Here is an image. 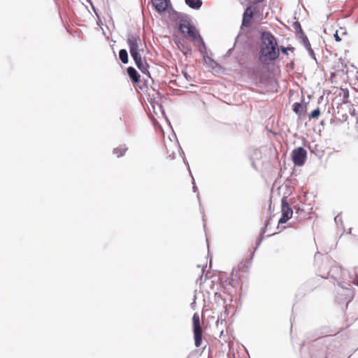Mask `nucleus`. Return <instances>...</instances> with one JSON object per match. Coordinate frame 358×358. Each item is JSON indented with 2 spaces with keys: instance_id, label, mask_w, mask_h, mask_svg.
Here are the masks:
<instances>
[{
  "instance_id": "14",
  "label": "nucleus",
  "mask_w": 358,
  "mask_h": 358,
  "mask_svg": "<svg viewBox=\"0 0 358 358\" xmlns=\"http://www.w3.org/2000/svg\"><path fill=\"white\" fill-rule=\"evenodd\" d=\"M167 153L171 159H175L177 153L179 151L178 145L176 143H172L170 148H166Z\"/></svg>"
},
{
  "instance_id": "19",
  "label": "nucleus",
  "mask_w": 358,
  "mask_h": 358,
  "mask_svg": "<svg viewBox=\"0 0 358 358\" xmlns=\"http://www.w3.org/2000/svg\"><path fill=\"white\" fill-rule=\"evenodd\" d=\"M203 59L205 62L212 68H214L217 64L216 62L208 56H204Z\"/></svg>"
},
{
  "instance_id": "24",
  "label": "nucleus",
  "mask_w": 358,
  "mask_h": 358,
  "mask_svg": "<svg viewBox=\"0 0 358 358\" xmlns=\"http://www.w3.org/2000/svg\"><path fill=\"white\" fill-rule=\"evenodd\" d=\"M253 4L259 5L260 3L264 2L265 0H252Z\"/></svg>"
},
{
  "instance_id": "15",
  "label": "nucleus",
  "mask_w": 358,
  "mask_h": 358,
  "mask_svg": "<svg viewBox=\"0 0 358 358\" xmlns=\"http://www.w3.org/2000/svg\"><path fill=\"white\" fill-rule=\"evenodd\" d=\"M185 3L193 9H199L202 6L201 0H185Z\"/></svg>"
},
{
  "instance_id": "2",
  "label": "nucleus",
  "mask_w": 358,
  "mask_h": 358,
  "mask_svg": "<svg viewBox=\"0 0 358 358\" xmlns=\"http://www.w3.org/2000/svg\"><path fill=\"white\" fill-rule=\"evenodd\" d=\"M279 49L275 36L270 32H263L259 59L262 64L274 61L279 57Z\"/></svg>"
},
{
  "instance_id": "20",
  "label": "nucleus",
  "mask_w": 358,
  "mask_h": 358,
  "mask_svg": "<svg viewBox=\"0 0 358 358\" xmlns=\"http://www.w3.org/2000/svg\"><path fill=\"white\" fill-rule=\"evenodd\" d=\"M320 115V110L319 108L315 109L310 115L309 119H317Z\"/></svg>"
},
{
  "instance_id": "9",
  "label": "nucleus",
  "mask_w": 358,
  "mask_h": 358,
  "mask_svg": "<svg viewBox=\"0 0 358 358\" xmlns=\"http://www.w3.org/2000/svg\"><path fill=\"white\" fill-rule=\"evenodd\" d=\"M152 3L159 13L164 12L168 7V0H152Z\"/></svg>"
},
{
  "instance_id": "22",
  "label": "nucleus",
  "mask_w": 358,
  "mask_h": 358,
  "mask_svg": "<svg viewBox=\"0 0 358 358\" xmlns=\"http://www.w3.org/2000/svg\"><path fill=\"white\" fill-rule=\"evenodd\" d=\"M337 118L340 120V121H345L347 120L348 119V115L346 113H345L344 115H341V117H337Z\"/></svg>"
},
{
  "instance_id": "10",
  "label": "nucleus",
  "mask_w": 358,
  "mask_h": 358,
  "mask_svg": "<svg viewBox=\"0 0 358 358\" xmlns=\"http://www.w3.org/2000/svg\"><path fill=\"white\" fill-rule=\"evenodd\" d=\"M342 267L338 265L332 266L329 271V275L334 279H338L342 275Z\"/></svg>"
},
{
  "instance_id": "25",
  "label": "nucleus",
  "mask_w": 358,
  "mask_h": 358,
  "mask_svg": "<svg viewBox=\"0 0 358 358\" xmlns=\"http://www.w3.org/2000/svg\"><path fill=\"white\" fill-rule=\"evenodd\" d=\"M354 284H355L356 285H357V286H358V280H357V281H355V282H354Z\"/></svg>"
},
{
  "instance_id": "1",
  "label": "nucleus",
  "mask_w": 358,
  "mask_h": 358,
  "mask_svg": "<svg viewBox=\"0 0 358 358\" xmlns=\"http://www.w3.org/2000/svg\"><path fill=\"white\" fill-rule=\"evenodd\" d=\"M127 44L129 45L131 56L135 62L138 69L145 74L149 73V65L146 59L143 56L145 46L140 36L138 34H130L127 38Z\"/></svg>"
},
{
  "instance_id": "21",
  "label": "nucleus",
  "mask_w": 358,
  "mask_h": 358,
  "mask_svg": "<svg viewBox=\"0 0 358 358\" xmlns=\"http://www.w3.org/2000/svg\"><path fill=\"white\" fill-rule=\"evenodd\" d=\"M280 50H281V51H282V52L283 54H285V55H288L287 51H288V50H291V51L294 52V48H292V47H287V48H285V47H282H282L280 48Z\"/></svg>"
},
{
  "instance_id": "13",
  "label": "nucleus",
  "mask_w": 358,
  "mask_h": 358,
  "mask_svg": "<svg viewBox=\"0 0 358 358\" xmlns=\"http://www.w3.org/2000/svg\"><path fill=\"white\" fill-rule=\"evenodd\" d=\"M128 148L126 145H120L117 148H115L113 150V153L117 156V157H122L125 155Z\"/></svg>"
},
{
  "instance_id": "11",
  "label": "nucleus",
  "mask_w": 358,
  "mask_h": 358,
  "mask_svg": "<svg viewBox=\"0 0 358 358\" xmlns=\"http://www.w3.org/2000/svg\"><path fill=\"white\" fill-rule=\"evenodd\" d=\"M176 44L178 48L185 55H187L191 52V48L189 45L184 41H180V39H176L175 41Z\"/></svg>"
},
{
  "instance_id": "5",
  "label": "nucleus",
  "mask_w": 358,
  "mask_h": 358,
  "mask_svg": "<svg viewBox=\"0 0 358 358\" xmlns=\"http://www.w3.org/2000/svg\"><path fill=\"white\" fill-rule=\"evenodd\" d=\"M193 333L194 345L196 348H199L202 342L203 331L200 322V317L198 313H194L192 317Z\"/></svg>"
},
{
  "instance_id": "4",
  "label": "nucleus",
  "mask_w": 358,
  "mask_h": 358,
  "mask_svg": "<svg viewBox=\"0 0 358 358\" xmlns=\"http://www.w3.org/2000/svg\"><path fill=\"white\" fill-rule=\"evenodd\" d=\"M264 6L253 4L246 8L243 15L242 26L250 27L252 25V20L254 16L262 15Z\"/></svg>"
},
{
  "instance_id": "12",
  "label": "nucleus",
  "mask_w": 358,
  "mask_h": 358,
  "mask_svg": "<svg viewBox=\"0 0 358 358\" xmlns=\"http://www.w3.org/2000/svg\"><path fill=\"white\" fill-rule=\"evenodd\" d=\"M127 73L129 78L134 83H138L140 80V76L134 67H129L127 69Z\"/></svg>"
},
{
  "instance_id": "7",
  "label": "nucleus",
  "mask_w": 358,
  "mask_h": 358,
  "mask_svg": "<svg viewBox=\"0 0 358 358\" xmlns=\"http://www.w3.org/2000/svg\"><path fill=\"white\" fill-rule=\"evenodd\" d=\"M282 215L279 220V224H284L287 222L292 216L293 211L287 202V196H283L281 201Z\"/></svg>"
},
{
  "instance_id": "6",
  "label": "nucleus",
  "mask_w": 358,
  "mask_h": 358,
  "mask_svg": "<svg viewBox=\"0 0 358 358\" xmlns=\"http://www.w3.org/2000/svg\"><path fill=\"white\" fill-rule=\"evenodd\" d=\"M291 156L294 164L295 166H301L306 162L307 152L303 148L299 147L292 150Z\"/></svg>"
},
{
  "instance_id": "8",
  "label": "nucleus",
  "mask_w": 358,
  "mask_h": 358,
  "mask_svg": "<svg viewBox=\"0 0 358 358\" xmlns=\"http://www.w3.org/2000/svg\"><path fill=\"white\" fill-rule=\"evenodd\" d=\"M248 271V265L247 262L241 263L238 268H235L232 271V277L234 279H241L244 277V274Z\"/></svg>"
},
{
  "instance_id": "18",
  "label": "nucleus",
  "mask_w": 358,
  "mask_h": 358,
  "mask_svg": "<svg viewBox=\"0 0 358 358\" xmlns=\"http://www.w3.org/2000/svg\"><path fill=\"white\" fill-rule=\"evenodd\" d=\"M293 110L298 115H301L303 110V106L299 103L293 104Z\"/></svg>"
},
{
  "instance_id": "16",
  "label": "nucleus",
  "mask_w": 358,
  "mask_h": 358,
  "mask_svg": "<svg viewBox=\"0 0 358 358\" xmlns=\"http://www.w3.org/2000/svg\"><path fill=\"white\" fill-rule=\"evenodd\" d=\"M338 96L342 97V102L345 103L348 101L349 98V91L348 89L341 88Z\"/></svg>"
},
{
  "instance_id": "17",
  "label": "nucleus",
  "mask_w": 358,
  "mask_h": 358,
  "mask_svg": "<svg viewBox=\"0 0 358 358\" xmlns=\"http://www.w3.org/2000/svg\"><path fill=\"white\" fill-rule=\"evenodd\" d=\"M119 57L123 64L128 63V54L126 50L122 49L120 50Z\"/></svg>"
},
{
  "instance_id": "3",
  "label": "nucleus",
  "mask_w": 358,
  "mask_h": 358,
  "mask_svg": "<svg viewBox=\"0 0 358 358\" xmlns=\"http://www.w3.org/2000/svg\"><path fill=\"white\" fill-rule=\"evenodd\" d=\"M179 31L186 38L194 43L203 44V39L194 26L187 20H182L179 24Z\"/></svg>"
},
{
  "instance_id": "23",
  "label": "nucleus",
  "mask_w": 358,
  "mask_h": 358,
  "mask_svg": "<svg viewBox=\"0 0 358 358\" xmlns=\"http://www.w3.org/2000/svg\"><path fill=\"white\" fill-rule=\"evenodd\" d=\"M334 38H335V40L338 42H340L341 41V38L339 36L338 31H336V33L334 34Z\"/></svg>"
}]
</instances>
